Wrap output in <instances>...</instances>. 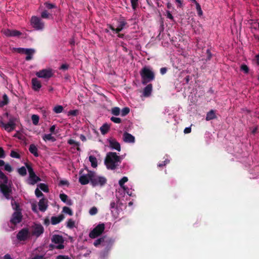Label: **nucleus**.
<instances>
[{
  "mask_svg": "<svg viewBox=\"0 0 259 259\" xmlns=\"http://www.w3.org/2000/svg\"><path fill=\"white\" fill-rule=\"evenodd\" d=\"M5 170L11 172L13 170L12 167L9 164H6L5 165Z\"/></svg>",
  "mask_w": 259,
  "mask_h": 259,
  "instance_id": "nucleus-55",
  "label": "nucleus"
},
{
  "mask_svg": "<svg viewBox=\"0 0 259 259\" xmlns=\"http://www.w3.org/2000/svg\"><path fill=\"white\" fill-rule=\"evenodd\" d=\"M140 75L142 78V83L146 85L155 79V74L150 68L144 67L141 71Z\"/></svg>",
  "mask_w": 259,
  "mask_h": 259,
  "instance_id": "nucleus-3",
  "label": "nucleus"
},
{
  "mask_svg": "<svg viewBox=\"0 0 259 259\" xmlns=\"http://www.w3.org/2000/svg\"><path fill=\"white\" fill-rule=\"evenodd\" d=\"M78 112V111L77 110H70L68 112V115L75 116L77 115Z\"/></svg>",
  "mask_w": 259,
  "mask_h": 259,
  "instance_id": "nucleus-53",
  "label": "nucleus"
},
{
  "mask_svg": "<svg viewBox=\"0 0 259 259\" xmlns=\"http://www.w3.org/2000/svg\"><path fill=\"white\" fill-rule=\"evenodd\" d=\"M69 185V183L68 181L67 180H60L59 182V186H64V185L68 186Z\"/></svg>",
  "mask_w": 259,
  "mask_h": 259,
  "instance_id": "nucleus-50",
  "label": "nucleus"
},
{
  "mask_svg": "<svg viewBox=\"0 0 259 259\" xmlns=\"http://www.w3.org/2000/svg\"><path fill=\"white\" fill-rule=\"evenodd\" d=\"M130 109L128 107H124L121 111V115L122 116H125L130 113Z\"/></svg>",
  "mask_w": 259,
  "mask_h": 259,
  "instance_id": "nucleus-41",
  "label": "nucleus"
},
{
  "mask_svg": "<svg viewBox=\"0 0 259 259\" xmlns=\"http://www.w3.org/2000/svg\"><path fill=\"white\" fill-rule=\"evenodd\" d=\"M44 5L45 6L46 8L48 9H52L54 8H56L57 7L56 5L54 4L49 3V2L45 3Z\"/></svg>",
  "mask_w": 259,
  "mask_h": 259,
  "instance_id": "nucleus-44",
  "label": "nucleus"
},
{
  "mask_svg": "<svg viewBox=\"0 0 259 259\" xmlns=\"http://www.w3.org/2000/svg\"><path fill=\"white\" fill-rule=\"evenodd\" d=\"M169 161L168 160L166 159L165 160L162 161L161 163L158 164V166L159 167H162L167 164Z\"/></svg>",
  "mask_w": 259,
  "mask_h": 259,
  "instance_id": "nucleus-56",
  "label": "nucleus"
},
{
  "mask_svg": "<svg viewBox=\"0 0 259 259\" xmlns=\"http://www.w3.org/2000/svg\"><path fill=\"white\" fill-rule=\"evenodd\" d=\"M69 68V65L66 64H63L61 66L60 69L64 70H67Z\"/></svg>",
  "mask_w": 259,
  "mask_h": 259,
  "instance_id": "nucleus-59",
  "label": "nucleus"
},
{
  "mask_svg": "<svg viewBox=\"0 0 259 259\" xmlns=\"http://www.w3.org/2000/svg\"><path fill=\"white\" fill-rule=\"evenodd\" d=\"M18 173L22 176L26 175L27 171L25 167L22 166L18 169Z\"/></svg>",
  "mask_w": 259,
  "mask_h": 259,
  "instance_id": "nucleus-38",
  "label": "nucleus"
},
{
  "mask_svg": "<svg viewBox=\"0 0 259 259\" xmlns=\"http://www.w3.org/2000/svg\"><path fill=\"white\" fill-rule=\"evenodd\" d=\"M110 120L116 123H120L121 122V119L120 118L112 116L111 117Z\"/></svg>",
  "mask_w": 259,
  "mask_h": 259,
  "instance_id": "nucleus-47",
  "label": "nucleus"
},
{
  "mask_svg": "<svg viewBox=\"0 0 259 259\" xmlns=\"http://www.w3.org/2000/svg\"><path fill=\"white\" fill-rule=\"evenodd\" d=\"M33 230L31 232L32 236H34L36 237H39L44 232V228L43 226L40 224H35L32 226Z\"/></svg>",
  "mask_w": 259,
  "mask_h": 259,
  "instance_id": "nucleus-11",
  "label": "nucleus"
},
{
  "mask_svg": "<svg viewBox=\"0 0 259 259\" xmlns=\"http://www.w3.org/2000/svg\"><path fill=\"white\" fill-rule=\"evenodd\" d=\"M29 237V232L28 228H24L20 230L17 235V238L18 240L25 241Z\"/></svg>",
  "mask_w": 259,
  "mask_h": 259,
  "instance_id": "nucleus-12",
  "label": "nucleus"
},
{
  "mask_svg": "<svg viewBox=\"0 0 259 259\" xmlns=\"http://www.w3.org/2000/svg\"><path fill=\"white\" fill-rule=\"evenodd\" d=\"M132 9L135 10L138 6V0H131Z\"/></svg>",
  "mask_w": 259,
  "mask_h": 259,
  "instance_id": "nucleus-45",
  "label": "nucleus"
},
{
  "mask_svg": "<svg viewBox=\"0 0 259 259\" xmlns=\"http://www.w3.org/2000/svg\"><path fill=\"white\" fill-rule=\"evenodd\" d=\"M22 217L23 215L21 212L15 211L12 215L10 222L11 224L16 225L22 221Z\"/></svg>",
  "mask_w": 259,
  "mask_h": 259,
  "instance_id": "nucleus-14",
  "label": "nucleus"
},
{
  "mask_svg": "<svg viewBox=\"0 0 259 259\" xmlns=\"http://www.w3.org/2000/svg\"><path fill=\"white\" fill-rule=\"evenodd\" d=\"M121 162L120 157L116 152H109L107 153L104 163L107 169L114 170Z\"/></svg>",
  "mask_w": 259,
  "mask_h": 259,
  "instance_id": "nucleus-1",
  "label": "nucleus"
},
{
  "mask_svg": "<svg viewBox=\"0 0 259 259\" xmlns=\"http://www.w3.org/2000/svg\"><path fill=\"white\" fill-rule=\"evenodd\" d=\"M111 112L115 116H118L120 113V109L118 107H114L111 109Z\"/></svg>",
  "mask_w": 259,
  "mask_h": 259,
  "instance_id": "nucleus-33",
  "label": "nucleus"
},
{
  "mask_svg": "<svg viewBox=\"0 0 259 259\" xmlns=\"http://www.w3.org/2000/svg\"><path fill=\"white\" fill-rule=\"evenodd\" d=\"M42 139L44 141H51L52 142H55L56 141V139L52 136V134H45L43 137Z\"/></svg>",
  "mask_w": 259,
  "mask_h": 259,
  "instance_id": "nucleus-32",
  "label": "nucleus"
},
{
  "mask_svg": "<svg viewBox=\"0 0 259 259\" xmlns=\"http://www.w3.org/2000/svg\"><path fill=\"white\" fill-rule=\"evenodd\" d=\"M67 143L69 145H74V146H76V150L78 151H80V148H79L80 144L78 142H76L75 140L70 139L68 140Z\"/></svg>",
  "mask_w": 259,
  "mask_h": 259,
  "instance_id": "nucleus-30",
  "label": "nucleus"
},
{
  "mask_svg": "<svg viewBox=\"0 0 259 259\" xmlns=\"http://www.w3.org/2000/svg\"><path fill=\"white\" fill-rule=\"evenodd\" d=\"M59 197H60V199L63 202H66L67 200L68 199V196L66 194H65L64 193L60 194Z\"/></svg>",
  "mask_w": 259,
  "mask_h": 259,
  "instance_id": "nucleus-46",
  "label": "nucleus"
},
{
  "mask_svg": "<svg viewBox=\"0 0 259 259\" xmlns=\"http://www.w3.org/2000/svg\"><path fill=\"white\" fill-rule=\"evenodd\" d=\"M166 17L171 20H174V17L169 11H166Z\"/></svg>",
  "mask_w": 259,
  "mask_h": 259,
  "instance_id": "nucleus-60",
  "label": "nucleus"
},
{
  "mask_svg": "<svg viewBox=\"0 0 259 259\" xmlns=\"http://www.w3.org/2000/svg\"><path fill=\"white\" fill-rule=\"evenodd\" d=\"M10 155L11 157L16 158H19L20 157V155L17 152L13 150L11 152Z\"/></svg>",
  "mask_w": 259,
  "mask_h": 259,
  "instance_id": "nucleus-51",
  "label": "nucleus"
},
{
  "mask_svg": "<svg viewBox=\"0 0 259 259\" xmlns=\"http://www.w3.org/2000/svg\"><path fill=\"white\" fill-rule=\"evenodd\" d=\"M152 84L151 83H149L147 84L145 88L144 89L143 91V96L144 97H149L151 95L152 91Z\"/></svg>",
  "mask_w": 259,
  "mask_h": 259,
  "instance_id": "nucleus-21",
  "label": "nucleus"
},
{
  "mask_svg": "<svg viewBox=\"0 0 259 259\" xmlns=\"http://www.w3.org/2000/svg\"><path fill=\"white\" fill-rule=\"evenodd\" d=\"M89 161L91 163V165L93 167L95 168L98 165L97 159V158L91 155L89 156Z\"/></svg>",
  "mask_w": 259,
  "mask_h": 259,
  "instance_id": "nucleus-29",
  "label": "nucleus"
},
{
  "mask_svg": "<svg viewBox=\"0 0 259 259\" xmlns=\"http://www.w3.org/2000/svg\"><path fill=\"white\" fill-rule=\"evenodd\" d=\"M113 240L111 238L107 237L106 236H104L95 240L94 242V245L96 247H97L99 245H101L102 246H107L110 248L113 243Z\"/></svg>",
  "mask_w": 259,
  "mask_h": 259,
  "instance_id": "nucleus-4",
  "label": "nucleus"
},
{
  "mask_svg": "<svg viewBox=\"0 0 259 259\" xmlns=\"http://www.w3.org/2000/svg\"><path fill=\"white\" fill-rule=\"evenodd\" d=\"M110 207L111 209H114V208H117L116 203L114 201L111 202L110 204Z\"/></svg>",
  "mask_w": 259,
  "mask_h": 259,
  "instance_id": "nucleus-62",
  "label": "nucleus"
},
{
  "mask_svg": "<svg viewBox=\"0 0 259 259\" xmlns=\"http://www.w3.org/2000/svg\"><path fill=\"white\" fill-rule=\"evenodd\" d=\"M4 33L8 37L19 36L22 33L17 30L7 29L4 30Z\"/></svg>",
  "mask_w": 259,
  "mask_h": 259,
  "instance_id": "nucleus-16",
  "label": "nucleus"
},
{
  "mask_svg": "<svg viewBox=\"0 0 259 259\" xmlns=\"http://www.w3.org/2000/svg\"><path fill=\"white\" fill-rule=\"evenodd\" d=\"M105 224L101 223L95 227L89 233L91 238H95L101 235L105 230Z\"/></svg>",
  "mask_w": 259,
  "mask_h": 259,
  "instance_id": "nucleus-7",
  "label": "nucleus"
},
{
  "mask_svg": "<svg viewBox=\"0 0 259 259\" xmlns=\"http://www.w3.org/2000/svg\"><path fill=\"white\" fill-rule=\"evenodd\" d=\"M109 126L107 123H104L101 127L100 131L102 135L106 134L109 130Z\"/></svg>",
  "mask_w": 259,
  "mask_h": 259,
  "instance_id": "nucleus-31",
  "label": "nucleus"
},
{
  "mask_svg": "<svg viewBox=\"0 0 259 259\" xmlns=\"http://www.w3.org/2000/svg\"><path fill=\"white\" fill-rule=\"evenodd\" d=\"M64 219V215L62 214L58 217H52L51 218V223L52 225H56L61 222Z\"/></svg>",
  "mask_w": 259,
  "mask_h": 259,
  "instance_id": "nucleus-22",
  "label": "nucleus"
},
{
  "mask_svg": "<svg viewBox=\"0 0 259 259\" xmlns=\"http://www.w3.org/2000/svg\"><path fill=\"white\" fill-rule=\"evenodd\" d=\"M109 147L112 149H115L118 151H120L121 150L120 144L119 142H118L116 139L113 138H111L108 140Z\"/></svg>",
  "mask_w": 259,
  "mask_h": 259,
  "instance_id": "nucleus-15",
  "label": "nucleus"
},
{
  "mask_svg": "<svg viewBox=\"0 0 259 259\" xmlns=\"http://www.w3.org/2000/svg\"><path fill=\"white\" fill-rule=\"evenodd\" d=\"M0 179L3 183L0 182V190L5 198L7 199H10V194L12 193V189L7 185L8 182V177L0 169Z\"/></svg>",
  "mask_w": 259,
  "mask_h": 259,
  "instance_id": "nucleus-2",
  "label": "nucleus"
},
{
  "mask_svg": "<svg viewBox=\"0 0 259 259\" xmlns=\"http://www.w3.org/2000/svg\"><path fill=\"white\" fill-rule=\"evenodd\" d=\"M167 71V68H166V67H162V68H161L160 69V72L161 74H162V75H164V74H165L166 73Z\"/></svg>",
  "mask_w": 259,
  "mask_h": 259,
  "instance_id": "nucleus-61",
  "label": "nucleus"
},
{
  "mask_svg": "<svg viewBox=\"0 0 259 259\" xmlns=\"http://www.w3.org/2000/svg\"><path fill=\"white\" fill-rule=\"evenodd\" d=\"M51 241L53 243L58 244L63 243L64 240L63 239V237L61 235H54L52 237Z\"/></svg>",
  "mask_w": 259,
  "mask_h": 259,
  "instance_id": "nucleus-20",
  "label": "nucleus"
},
{
  "mask_svg": "<svg viewBox=\"0 0 259 259\" xmlns=\"http://www.w3.org/2000/svg\"><path fill=\"white\" fill-rule=\"evenodd\" d=\"M31 208H32V211L34 212L37 213L38 211H37V206H36V204H32V205H31Z\"/></svg>",
  "mask_w": 259,
  "mask_h": 259,
  "instance_id": "nucleus-63",
  "label": "nucleus"
},
{
  "mask_svg": "<svg viewBox=\"0 0 259 259\" xmlns=\"http://www.w3.org/2000/svg\"><path fill=\"white\" fill-rule=\"evenodd\" d=\"M35 53V50L33 49H26L24 54L27 55L25 60L29 61L32 59V55Z\"/></svg>",
  "mask_w": 259,
  "mask_h": 259,
  "instance_id": "nucleus-23",
  "label": "nucleus"
},
{
  "mask_svg": "<svg viewBox=\"0 0 259 259\" xmlns=\"http://www.w3.org/2000/svg\"><path fill=\"white\" fill-rule=\"evenodd\" d=\"M25 50H26V49L21 48L16 49V50L17 51V52L20 54H24Z\"/></svg>",
  "mask_w": 259,
  "mask_h": 259,
  "instance_id": "nucleus-58",
  "label": "nucleus"
},
{
  "mask_svg": "<svg viewBox=\"0 0 259 259\" xmlns=\"http://www.w3.org/2000/svg\"><path fill=\"white\" fill-rule=\"evenodd\" d=\"M9 102V98L6 94H4L3 96V99L0 101V107H3L5 105H7Z\"/></svg>",
  "mask_w": 259,
  "mask_h": 259,
  "instance_id": "nucleus-27",
  "label": "nucleus"
},
{
  "mask_svg": "<svg viewBox=\"0 0 259 259\" xmlns=\"http://www.w3.org/2000/svg\"><path fill=\"white\" fill-rule=\"evenodd\" d=\"M216 118V115L215 114V112L213 110H211L210 111H209L206 116V120L207 121H209L212 119H213Z\"/></svg>",
  "mask_w": 259,
  "mask_h": 259,
  "instance_id": "nucleus-28",
  "label": "nucleus"
},
{
  "mask_svg": "<svg viewBox=\"0 0 259 259\" xmlns=\"http://www.w3.org/2000/svg\"><path fill=\"white\" fill-rule=\"evenodd\" d=\"M127 24V22L123 19H120L119 21V25L116 28V33H118L120 32L125 26Z\"/></svg>",
  "mask_w": 259,
  "mask_h": 259,
  "instance_id": "nucleus-24",
  "label": "nucleus"
},
{
  "mask_svg": "<svg viewBox=\"0 0 259 259\" xmlns=\"http://www.w3.org/2000/svg\"><path fill=\"white\" fill-rule=\"evenodd\" d=\"M254 60L257 65L259 66V53L255 55Z\"/></svg>",
  "mask_w": 259,
  "mask_h": 259,
  "instance_id": "nucleus-64",
  "label": "nucleus"
},
{
  "mask_svg": "<svg viewBox=\"0 0 259 259\" xmlns=\"http://www.w3.org/2000/svg\"><path fill=\"white\" fill-rule=\"evenodd\" d=\"M32 88L34 91H38L41 87V84L39 80L36 78H33L31 80Z\"/></svg>",
  "mask_w": 259,
  "mask_h": 259,
  "instance_id": "nucleus-19",
  "label": "nucleus"
},
{
  "mask_svg": "<svg viewBox=\"0 0 259 259\" xmlns=\"http://www.w3.org/2000/svg\"><path fill=\"white\" fill-rule=\"evenodd\" d=\"M195 4L196 5V10L197 11L198 15H199V16L202 15V11L201 9L200 5L197 2H196Z\"/></svg>",
  "mask_w": 259,
  "mask_h": 259,
  "instance_id": "nucleus-49",
  "label": "nucleus"
},
{
  "mask_svg": "<svg viewBox=\"0 0 259 259\" xmlns=\"http://www.w3.org/2000/svg\"><path fill=\"white\" fill-rule=\"evenodd\" d=\"M16 120L15 118H11L9 119L7 123H5L3 121H0V124L1 126L4 127L6 131L10 133L16 128Z\"/></svg>",
  "mask_w": 259,
  "mask_h": 259,
  "instance_id": "nucleus-10",
  "label": "nucleus"
},
{
  "mask_svg": "<svg viewBox=\"0 0 259 259\" xmlns=\"http://www.w3.org/2000/svg\"><path fill=\"white\" fill-rule=\"evenodd\" d=\"M29 151L31 154H33L34 156H38V149L34 144H32L29 146Z\"/></svg>",
  "mask_w": 259,
  "mask_h": 259,
  "instance_id": "nucleus-26",
  "label": "nucleus"
},
{
  "mask_svg": "<svg viewBox=\"0 0 259 259\" xmlns=\"http://www.w3.org/2000/svg\"><path fill=\"white\" fill-rule=\"evenodd\" d=\"M106 182L107 180L105 177L97 176L95 172L94 171V174L91 179V184L93 186L95 187L98 185L103 186Z\"/></svg>",
  "mask_w": 259,
  "mask_h": 259,
  "instance_id": "nucleus-9",
  "label": "nucleus"
},
{
  "mask_svg": "<svg viewBox=\"0 0 259 259\" xmlns=\"http://www.w3.org/2000/svg\"><path fill=\"white\" fill-rule=\"evenodd\" d=\"M36 75L39 78H50L53 75L52 69H44L36 73Z\"/></svg>",
  "mask_w": 259,
  "mask_h": 259,
  "instance_id": "nucleus-13",
  "label": "nucleus"
},
{
  "mask_svg": "<svg viewBox=\"0 0 259 259\" xmlns=\"http://www.w3.org/2000/svg\"><path fill=\"white\" fill-rule=\"evenodd\" d=\"M67 227L69 229H72L75 227V222L71 219L68 220L67 222Z\"/></svg>",
  "mask_w": 259,
  "mask_h": 259,
  "instance_id": "nucleus-37",
  "label": "nucleus"
},
{
  "mask_svg": "<svg viewBox=\"0 0 259 259\" xmlns=\"http://www.w3.org/2000/svg\"><path fill=\"white\" fill-rule=\"evenodd\" d=\"M56 259H71V258L67 255H59L57 256Z\"/></svg>",
  "mask_w": 259,
  "mask_h": 259,
  "instance_id": "nucleus-57",
  "label": "nucleus"
},
{
  "mask_svg": "<svg viewBox=\"0 0 259 259\" xmlns=\"http://www.w3.org/2000/svg\"><path fill=\"white\" fill-rule=\"evenodd\" d=\"M11 205L13 209L15 210V211L21 212L22 209L20 207L19 203L17 202L13 198L11 199Z\"/></svg>",
  "mask_w": 259,
  "mask_h": 259,
  "instance_id": "nucleus-25",
  "label": "nucleus"
},
{
  "mask_svg": "<svg viewBox=\"0 0 259 259\" xmlns=\"http://www.w3.org/2000/svg\"><path fill=\"white\" fill-rule=\"evenodd\" d=\"M63 107L61 105H57L53 109V111L56 113H60L63 111Z\"/></svg>",
  "mask_w": 259,
  "mask_h": 259,
  "instance_id": "nucleus-39",
  "label": "nucleus"
},
{
  "mask_svg": "<svg viewBox=\"0 0 259 259\" xmlns=\"http://www.w3.org/2000/svg\"><path fill=\"white\" fill-rule=\"evenodd\" d=\"M97 212H98V209H97V208L96 207H95V206H94V207H92V208L90 209V211H89V213H90V214L91 215H95V214H97Z\"/></svg>",
  "mask_w": 259,
  "mask_h": 259,
  "instance_id": "nucleus-48",
  "label": "nucleus"
},
{
  "mask_svg": "<svg viewBox=\"0 0 259 259\" xmlns=\"http://www.w3.org/2000/svg\"><path fill=\"white\" fill-rule=\"evenodd\" d=\"M123 139L125 143H134L135 142V137L132 135L127 132L124 133Z\"/></svg>",
  "mask_w": 259,
  "mask_h": 259,
  "instance_id": "nucleus-18",
  "label": "nucleus"
},
{
  "mask_svg": "<svg viewBox=\"0 0 259 259\" xmlns=\"http://www.w3.org/2000/svg\"><path fill=\"white\" fill-rule=\"evenodd\" d=\"M88 173L87 174H82L83 170L81 169L79 171L80 177L79 178V182L82 185L88 184L89 182H91V179L94 174V171L89 170L87 169Z\"/></svg>",
  "mask_w": 259,
  "mask_h": 259,
  "instance_id": "nucleus-5",
  "label": "nucleus"
},
{
  "mask_svg": "<svg viewBox=\"0 0 259 259\" xmlns=\"http://www.w3.org/2000/svg\"><path fill=\"white\" fill-rule=\"evenodd\" d=\"M31 24L37 30H42L45 27L43 21L40 18L35 16L31 17Z\"/></svg>",
  "mask_w": 259,
  "mask_h": 259,
  "instance_id": "nucleus-8",
  "label": "nucleus"
},
{
  "mask_svg": "<svg viewBox=\"0 0 259 259\" xmlns=\"http://www.w3.org/2000/svg\"><path fill=\"white\" fill-rule=\"evenodd\" d=\"M127 181H128L127 178L126 177H123L122 179H121L119 181L118 184L121 188H123L124 183H125L126 182H127Z\"/></svg>",
  "mask_w": 259,
  "mask_h": 259,
  "instance_id": "nucleus-43",
  "label": "nucleus"
},
{
  "mask_svg": "<svg viewBox=\"0 0 259 259\" xmlns=\"http://www.w3.org/2000/svg\"><path fill=\"white\" fill-rule=\"evenodd\" d=\"M38 186L42 191L45 192H48L49 191L48 186L44 183H40Z\"/></svg>",
  "mask_w": 259,
  "mask_h": 259,
  "instance_id": "nucleus-35",
  "label": "nucleus"
},
{
  "mask_svg": "<svg viewBox=\"0 0 259 259\" xmlns=\"http://www.w3.org/2000/svg\"><path fill=\"white\" fill-rule=\"evenodd\" d=\"M35 194L37 197H40L41 196H43L44 194L41 192L40 190H39L38 188H36L35 190Z\"/></svg>",
  "mask_w": 259,
  "mask_h": 259,
  "instance_id": "nucleus-52",
  "label": "nucleus"
},
{
  "mask_svg": "<svg viewBox=\"0 0 259 259\" xmlns=\"http://www.w3.org/2000/svg\"><path fill=\"white\" fill-rule=\"evenodd\" d=\"M240 70L241 71H242L243 72H244V73H245V74L248 73H249V71L248 67L246 65L244 64H242L241 65V66H240Z\"/></svg>",
  "mask_w": 259,
  "mask_h": 259,
  "instance_id": "nucleus-42",
  "label": "nucleus"
},
{
  "mask_svg": "<svg viewBox=\"0 0 259 259\" xmlns=\"http://www.w3.org/2000/svg\"><path fill=\"white\" fill-rule=\"evenodd\" d=\"M25 166L28 169L29 174V179L30 181V182L29 183L31 185H34L37 182H39L41 181V179L39 177L37 176L35 172L33 171V169L31 166L29 164V163L26 162L25 163Z\"/></svg>",
  "mask_w": 259,
  "mask_h": 259,
  "instance_id": "nucleus-6",
  "label": "nucleus"
},
{
  "mask_svg": "<svg viewBox=\"0 0 259 259\" xmlns=\"http://www.w3.org/2000/svg\"><path fill=\"white\" fill-rule=\"evenodd\" d=\"M63 212L68 214L69 215L72 216L73 215V211L72 210L67 206H64L63 208Z\"/></svg>",
  "mask_w": 259,
  "mask_h": 259,
  "instance_id": "nucleus-40",
  "label": "nucleus"
},
{
  "mask_svg": "<svg viewBox=\"0 0 259 259\" xmlns=\"http://www.w3.org/2000/svg\"><path fill=\"white\" fill-rule=\"evenodd\" d=\"M206 61L210 60L212 57V54L210 51L209 49L206 50Z\"/></svg>",
  "mask_w": 259,
  "mask_h": 259,
  "instance_id": "nucleus-54",
  "label": "nucleus"
},
{
  "mask_svg": "<svg viewBox=\"0 0 259 259\" xmlns=\"http://www.w3.org/2000/svg\"><path fill=\"white\" fill-rule=\"evenodd\" d=\"M51 14H50L47 10H44L41 13V17L43 19H50Z\"/></svg>",
  "mask_w": 259,
  "mask_h": 259,
  "instance_id": "nucleus-34",
  "label": "nucleus"
},
{
  "mask_svg": "<svg viewBox=\"0 0 259 259\" xmlns=\"http://www.w3.org/2000/svg\"><path fill=\"white\" fill-rule=\"evenodd\" d=\"M39 117L37 115L33 114L31 116V120L34 125H36L39 122Z\"/></svg>",
  "mask_w": 259,
  "mask_h": 259,
  "instance_id": "nucleus-36",
  "label": "nucleus"
},
{
  "mask_svg": "<svg viewBox=\"0 0 259 259\" xmlns=\"http://www.w3.org/2000/svg\"><path fill=\"white\" fill-rule=\"evenodd\" d=\"M48 200L45 198H42L39 200L38 202V208L40 211L45 212L48 208Z\"/></svg>",
  "mask_w": 259,
  "mask_h": 259,
  "instance_id": "nucleus-17",
  "label": "nucleus"
}]
</instances>
